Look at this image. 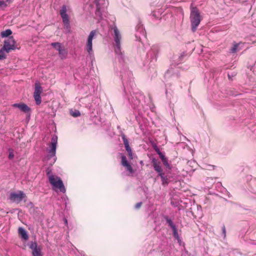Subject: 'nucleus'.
I'll return each instance as SVG.
<instances>
[{
    "label": "nucleus",
    "mask_w": 256,
    "mask_h": 256,
    "mask_svg": "<svg viewBox=\"0 0 256 256\" xmlns=\"http://www.w3.org/2000/svg\"><path fill=\"white\" fill-rule=\"evenodd\" d=\"M122 36L118 28L113 24V50L120 61L124 60V52L122 48Z\"/></svg>",
    "instance_id": "obj_1"
},
{
    "label": "nucleus",
    "mask_w": 256,
    "mask_h": 256,
    "mask_svg": "<svg viewBox=\"0 0 256 256\" xmlns=\"http://www.w3.org/2000/svg\"><path fill=\"white\" fill-rule=\"evenodd\" d=\"M190 21L192 25V30L194 32L201 21V16L198 10L194 6H190Z\"/></svg>",
    "instance_id": "obj_2"
},
{
    "label": "nucleus",
    "mask_w": 256,
    "mask_h": 256,
    "mask_svg": "<svg viewBox=\"0 0 256 256\" xmlns=\"http://www.w3.org/2000/svg\"><path fill=\"white\" fill-rule=\"evenodd\" d=\"M50 183L54 188H57L62 192H66V188L60 178L54 175H50L48 176Z\"/></svg>",
    "instance_id": "obj_3"
},
{
    "label": "nucleus",
    "mask_w": 256,
    "mask_h": 256,
    "mask_svg": "<svg viewBox=\"0 0 256 256\" xmlns=\"http://www.w3.org/2000/svg\"><path fill=\"white\" fill-rule=\"evenodd\" d=\"M60 12L64 28L68 32H70V19L68 15L66 14V6H62Z\"/></svg>",
    "instance_id": "obj_4"
},
{
    "label": "nucleus",
    "mask_w": 256,
    "mask_h": 256,
    "mask_svg": "<svg viewBox=\"0 0 256 256\" xmlns=\"http://www.w3.org/2000/svg\"><path fill=\"white\" fill-rule=\"evenodd\" d=\"M43 90L40 82H36L34 84V98L37 105H40L42 102L40 94L42 92Z\"/></svg>",
    "instance_id": "obj_5"
},
{
    "label": "nucleus",
    "mask_w": 256,
    "mask_h": 256,
    "mask_svg": "<svg viewBox=\"0 0 256 256\" xmlns=\"http://www.w3.org/2000/svg\"><path fill=\"white\" fill-rule=\"evenodd\" d=\"M26 198V195L24 192L19 190L18 192H10L9 198L12 202L18 204Z\"/></svg>",
    "instance_id": "obj_6"
},
{
    "label": "nucleus",
    "mask_w": 256,
    "mask_h": 256,
    "mask_svg": "<svg viewBox=\"0 0 256 256\" xmlns=\"http://www.w3.org/2000/svg\"><path fill=\"white\" fill-rule=\"evenodd\" d=\"M16 42L14 38L12 36H10L4 41V44L2 48L5 50L7 53H9L12 50H14L16 48L15 45Z\"/></svg>",
    "instance_id": "obj_7"
},
{
    "label": "nucleus",
    "mask_w": 256,
    "mask_h": 256,
    "mask_svg": "<svg viewBox=\"0 0 256 256\" xmlns=\"http://www.w3.org/2000/svg\"><path fill=\"white\" fill-rule=\"evenodd\" d=\"M96 31L95 30H93L90 32L89 36H88L86 45V50L88 52L89 54H91L92 52V41L94 36L96 35Z\"/></svg>",
    "instance_id": "obj_8"
},
{
    "label": "nucleus",
    "mask_w": 256,
    "mask_h": 256,
    "mask_svg": "<svg viewBox=\"0 0 256 256\" xmlns=\"http://www.w3.org/2000/svg\"><path fill=\"white\" fill-rule=\"evenodd\" d=\"M121 163L122 166L125 168L128 174L134 173V171L131 164L128 162L126 156L124 155H122L121 156Z\"/></svg>",
    "instance_id": "obj_9"
},
{
    "label": "nucleus",
    "mask_w": 256,
    "mask_h": 256,
    "mask_svg": "<svg viewBox=\"0 0 256 256\" xmlns=\"http://www.w3.org/2000/svg\"><path fill=\"white\" fill-rule=\"evenodd\" d=\"M122 138L124 142V145L126 150L127 151L128 158L130 160H132L134 158V154L132 152V150L129 145V142L128 140H127L126 136L124 134H122Z\"/></svg>",
    "instance_id": "obj_10"
},
{
    "label": "nucleus",
    "mask_w": 256,
    "mask_h": 256,
    "mask_svg": "<svg viewBox=\"0 0 256 256\" xmlns=\"http://www.w3.org/2000/svg\"><path fill=\"white\" fill-rule=\"evenodd\" d=\"M30 248L32 250V254L33 256H42L41 250L38 248L37 243L34 242H32L30 246Z\"/></svg>",
    "instance_id": "obj_11"
},
{
    "label": "nucleus",
    "mask_w": 256,
    "mask_h": 256,
    "mask_svg": "<svg viewBox=\"0 0 256 256\" xmlns=\"http://www.w3.org/2000/svg\"><path fill=\"white\" fill-rule=\"evenodd\" d=\"M57 144V138L53 137L52 139L50 150L49 153L50 154V156H54L56 152V148Z\"/></svg>",
    "instance_id": "obj_12"
},
{
    "label": "nucleus",
    "mask_w": 256,
    "mask_h": 256,
    "mask_svg": "<svg viewBox=\"0 0 256 256\" xmlns=\"http://www.w3.org/2000/svg\"><path fill=\"white\" fill-rule=\"evenodd\" d=\"M14 107L18 108L22 112L27 113L30 111V108L28 107L26 104L24 103L15 104H13Z\"/></svg>",
    "instance_id": "obj_13"
},
{
    "label": "nucleus",
    "mask_w": 256,
    "mask_h": 256,
    "mask_svg": "<svg viewBox=\"0 0 256 256\" xmlns=\"http://www.w3.org/2000/svg\"><path fill=\"white\" fill-rule=\"evenodd\" d=\"M153 166L154 170L158 174V176L160 174H164L160 162H158L157 160L154 158L152 160Z\"/></svg>",
    "instance_id": "obj_14"
},
{
    "label": "nucleus",
    "mask_w": 256,
    "mask_h": 256,
    "mask_svg": "<svg viewBox=\"0 0 256 256\" xmlns=\"http://www.w3.org/2000/svg\"><path fill=\"white\" fill-rule=\"evenodd\" d=\"M158 53V50L155 48H153L148 52L147 56L148 58H150L152 61L156 60L157 58Z\"/></svg>",
    "instance_id": "obj_15"
},
{
    "label": "nucleus",
    "mask_w": 256,
    "mask_h": 256,
    "mask_svg": "<svg viewBox=\"0 0 256 256\" xmlns=\"http://www.w3.org/2000/svg\"><path fill=\"white\" fill-rule=\"evenodd\" d=\"M18 230L19 234L21 236V237L22 239L24 240H28V236L26 233V232L24 228L20 227L18 228Z\"/></svg>",
    "instance_id": "obj_16"
},
{
    "label": "nucleus",
    "mask_w": 256,
    "mask_h": 256,
    "mask_svg": "<svg viewBox=\"0 0 256 256\" xmlns=\"http://www.w3.org/2000/svg\"><path fill=\"white\" fill-rule=\"evenodd\" d=\"M12 32L10 30L8 29L1 32L0 34L2 38H6L12 34Z\"/></svg>",
    "instance_id": "obj_17"
},
{
    "label": "nucleus",
    "mask_w": 256,
    "mask_h": 256,
    "mask_svg": "<svg viewBox=\"0 0 256 256\" xmlns=\"http://www.w3.org/2000/svg\"><path fill=\"white\" fill-rule=\"evenodd\" d=\"M159 176L161 178L162 184L164 186L168 185V179L164 176V174H160Z\"/></svg>",
    "instance_id": "obj_18"
},
{
    "label": "nucleus",
    "mask_w": 256,
    "mask_h": 256,
    "mask_svg": "<svg viewBox=\"0 0 256 256\" xmlns=\"http://www.w3.org/2000/svg\"><path fill=\"white\" fill-rule=\"evenodd\" d=\"M239 50L238 49V44H233L231 48L230 49V52L232 53H234Z\"/></svg>",
    "instance_id": "obj_19"
},
{
    "label": "nucleus",
    "mask_w": 256,
    "mask_h": 256,
    "mask_svg": "<svg viewBox=\"0 0 256 256\" xmlns=\"http://www.w3.org/2000/svg\"><path fill=\"white\" fill-rule=\"evenodd\" d=\"M58 54L60 56H61L62 58H64L66 57V56L67 54V52L65 50L64 48H61L58 50Z\"/></svg>",
    "instance_id": "obj_20"
},
{
    "label": "nucleus",
    "mask_w": 256,
    "mask_h": 256,
    "mask_svg": "<svg viewBox=\"0 0 256 256\" xmlns=\"http://www.w3.org/2000/svg\"><path fill=\"white\" fill-rule=\"evenodd\" d=\"M4 52H6V50L3 48L0 50V60H4L6 58V56Z\"/></svg>",
    "instance_id": "obj_21"
},
{
    "label": "nucleus",
    "mask_w": 256,
    "mask_h": 256,
    "mask_svg": "<svg viewBox=\"0 0 256 256\" xmlns=\"http://www.w3.org/2000/svg\"><path fill=\"white\" fill-rule=\"evenodd\" d=\"M51 45L58 51L62 48L61 44L59 42H52Z\"/></svg>",
    "instance_id": "obj_22"
},
{
    "label": "nucleus",
    "mask_w": 256,
    "mask_h": 256,
    "mask_svg": "<svg viewBox=\"0 0 256 256\" xmlns=\"http://www.w3.org/2000/svg\"><path fill=\"white\" fill-rule=\"evenodd\" d=\"M172 231L174 236V238H176L178 240H180V238L178 236L176 228H174V229H172Z\"/></svg>",
    "instance_id": "obj_23"
},
{
    "label": "nucleus",
    "mask_w": 256,
    "mask_h": 256,
    "mask_svg": "<svg viewBox=\"0 0 256 256\" xmlns=\"http://www.w3.org/2000/svg\"><path fill=\"white\" fill-rule=\"evenodd\" d=\"M166 222L168 225L171 227V228L172 229H174V228H176V226L173 223L172 221L170 219H168L166 220Z\"/></svg>",
    "instance_id": "obj_24"
},
{
    "label": "nucleus",
    "mask_w": 256,
    "mask_h": 256,
    "mask_svg": "<svg viewBox=\"0 0 256 256\" xmlns=\"http://www.w3.org/2000/svg\"><path fill=\"white\" fill-rule=\"evenodd\" d=\"M163 164L168 168H170V165L168 162V160L166 158H164V160H162Z\"/></svg>",
    "instance_id": "obj_25"
},
{
    "label": "nucleus",
    "mask_w": 256,
    "mask_h": 256,
    "mask_svg": "<svg viewBox=\"0 0 256 256\" xmlns=\"http://www.w3.org/2000/svg\"><path fill=\"white\" fill-rule=\"evenodd\" d=\"M70 114L72 116L74 117H78L80 116V112L78 110H76L75 112H72Z\"/></svg>",
    "instance_id": "obj_26"
},
{
    "label": "nucleus",
    "mask_w": 256,
    "mask_h": 256,
    "mask_svg": "<svg viewBox=\"0 0 256 256\" xmlns=\"http://www.w3.org/2000/svg\"><path fill=\"white\" fill-rule=\"evenodd\" d=\"M138 29L140 30V33H142V35H144L145 32H144V30L142 26H138Z\"/></svg>",
    "instance_id": "obj_27"
},
{
    "label": "nucleus",
    "mask_w": 256,
    "mask_h": 256,
    "mask_svg": "<svg viewBox=\"0 0 256 256\" xmlns=\"http://www.w3.org/2000/svg\"><path fill=\"white\" fill-rule=\"evenodd\" d=\"M7 6V4H6V2L4 1H0V6Z\"/></svg>",
    "instance_id": "obj_28"
},
{
    "label": "nucleus",
    "mask_w": 256,
    "mask_h": 256,
    "mask_svg": "<svg viewBox=\"0 0 256 256\" xmlns=\"http://www.w3.org/2000/svg\"><path fill=\"white\" fill-rule=\"evenodd\" d=\"M14 157V154H13V152H9V154H8V158L10 159H12Z\"/></svg>",
    "instance_id": "obj_29"
},
{
    "label": "nucleus",
    "mask_w": 256,
    "mask_h": 256,
    "mask_svg": "<svg viewBox=\"0 0 256 256\" xmlns=\"http://www.w3.org/2000/svg\"><path fill=\"white\" fill-rule=\"evenodd\" d=\"M160 158H161L162 160H164V158H166L164 156L161 152H160V154H158Z\"/></svg>",
    "instance_id": "obj_30"
},
{
    "label": "nucleus",
    "mask_w": 256,
    "mask_h": 256,
    "mask_svg": "<svg viewBox=\"0 0 256 256\" xmlns=\"http://www.w3.org/2000/svg\"><path fill=\"white\" fill-rule=\"evenodd\" d=\"M142 204V203L141 202L137 203L135 206V208H139L141 206Z\"/></svg>",
    "instance_id": "obj_31"
},
{
    "label": "nucleus",
    "mask_w": 256,
    "mask_h": 256,
    "mask_svg": "<svg viewBox=\"0 0 256 256\" xmlns=\"http://www.w3.org/2000/svg\"><path fill=\"white\" fill-rule=\"evenodd\" d=\"M154 148L156 152L158 154H160V152L159 148L156 146H154Z\"/></svg>",
    "instance_id": "obj_32"
},
{
    "label": "nucleus",
    "mask_w": 256,
    "mask_h": 256,
    "mask_svg": "<svg viewBox=\"0 0 256 256\" xmlns=\"http://www.w3.org/2000/svg\"><path fill=\"white\" fill-rule=\"evenodd\" d=\"M223 231H224V233L226 232V230H225L224 227L223 228Z\"/></svg>",
    "instance_id": "obj_33"
},
{
    "label": "nucleus",
    "mask_w": 256,
    "mask_h": 256,
    "mask_svg": "<svg viewBox=\"0 0 256 256\" xmlns=\"http://www.w3.org/2000/svg\"><path fill=\"white\" fill-rule=\"evenodd\" d=\"M178 242L180 243V244H181V240H178Z\"/></svg>",
    "instance_id": "obj_34"
},
{
    "label": "nucleus",
    "mask_w": 256,
    "mask_h": 256,
    "mask_svg": "<svg viewBox=\"0 0 256 256\" xmlns=\"http://www.w3.org/2000/svg\"><path fill=\"white\" fill-rule=\"evenodd\" d=\"M136 37H137V36H138V34H136Z\"/></svg>",
    "instance_id": "obj_35"
}]
</instances>
